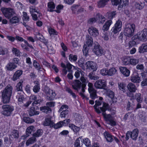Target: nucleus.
Masks as SVG:
<instances>
[{
    "instance_id": "nucleus-54",
    "label": "nucleus",
    "mask_w": 147,
    "mask_h": 147,
    "mask_svg": "<svg viewBox=\"0 0 147 147\" xmlns=\"http://www.w3.org/2000/svg\"><path fill=\"white\" fill-rule=\"evenodd\" d=\"M140 93H136L135 94V98L138 102H141L142 101V99Z\"/></svg>"
},
{
    "instance_id": "nucleus-40",
    "label": "nucleus",
    "mask_w": 147,
    "mask_h": 147,
    "mask_svg": "<svg viewBox=\"0 0 147 147\" xmlns=\"http://www.w3.org/2000/svg\"><path fill=\"white\" fill-rule=\"evenodd\" d=\"M88 77L90 79L94 80H97L99 78L98 76L95 75L93 71L89 73Z\"/></svg>"
},
{
    "instance_id": "nucleus-32",
    "label": "nucleus",
    "mask_w": 147,
    "mask_h": 147,
    "mask_svg": "<svg viewBox=\"0 0 147 147\" xmlns=\"http://www.w3.org/2000/svg\"><path fill=\"white\" fill-rule=\"evenodd\" d=\"M48 11L53 12V9L55 8V5L53 2H51L48 3Z\"/></svg>"
},
{
    "instance_id": "nucleus-50",
    "label": "nucleus",
    "mask_w": 147,
    "mask_h": 147,
    "mask_svg": "<svg viewBox=\"0 0 147 147\" xmlns=\"http://www.w3.org/2000/svg\"><path fill=\"white\" fill-rule=\"evenodd\" d=\"M78 65L82 69L84 70L85 69V67L84 66V62L83 61V60L80 59L78 61Z\"/></svg>"
},
{
    "instance_id": "nucleus-41",
    "label": "nucleus",
    "mask_w": 147,
    "mask_h": 147,
    "mask_svg": "<svg viewBox=\"0 0 147 147\" xmlns=\"http://www.w3.org/2000/svg\"><path fill=\"white\" fill-rule=\"evenodd\" d=\"M10 22L12 24H15L18 23L19 21V18L17 16H14L11 19H10Z\"/></svg>"
},
{
    "instance_id": "nucleus-57",
    "label": "nucleus",
    "mask_w": 147,
    "mask_h": 147,
    "mask_svg": "<svg viewBox=\"0 0 147 147\" xmlns=\"http://www.w3.org/2000/svg\"><path fill=\"white\" fill-rule=\"evenodd\" d=\"M79 8V6L78 5H74L71 7V9L73 13H76V12L77 13V11Z\"/></svg>"
},
{
    "instance_id": "nucleus-42",
    "label": "nucleus",
    "mask_w": 147,
    "mask_h": 147,
    "mask_svg": "<svg viewBox=\"0 0 147 147\" xmlns=\"http://www.w3.org/2000/svg\"><path fill=\"white\" fill-rule=\"evenodd\" d=\"M130 58L129 57H125L123 60V63L125 65H127L130 64Z\"/></svg>"
},
{
    "instance_id": "nucleus-45",
    "label": "nucleus",
    "mask_w": 147,
    "mask_h": 147,
    "mask_svg": "<svg viewBox=\"0 0 147 147\" xmlns=\"http://www.w3.org/2000/svg\"><path fill=\"white\" fill-rule=\"evenodd\" d=\"M23 119L25 122L28 123H31L34 121L33 119H32L29 117H23Z\"/></svg>"
},
{
    "instance_id": "nucleus-24",
    "label": "nucleus",
    "mask_w": 147,
    "mask_h": 147,
    "mask_svg": "<svg viewBox=\"0 0 147 147\" xmlns=\"http://www.w3.org/2000/svg\"><path fill=\"white\" fill-rule=\"evenodd\" d=\"M103 134L108 142H111L113 140V136L108 132L105 131L104 133Z\"/></svg>"
},
{
    "instance_id": "nucleus-12",
    "label": "nucleus",
    "mask_w": 147,
    "mask_h": 147,
    "mask_svg": "<svg viewBox=\"0 0 147 147\" xmlns=\"http://www.w3.org/2000/svg\"><path fill=\"white\" fill-rule=\"evenodd\" d=\"M85 65L86 69L92 70L93 71H96L98 68L96 64L92 61H88L86 63Z\"/></svg>"
},
{
    "instance_id": "nucleus-2",
    "label": "nucleus",
    "mask_w": 147,
    "mask_h": 147,
    "mask_svg": "<svg viewBox=\"0 0 147 147\" xmlns=\"http://www.w3.org/2000/svg\"><path fill=\"white\" fill-rule=\"evenodd\" d=\"M100 108L102 112V116L106 121H109L112 119V116L110 114H107L105 113L106 111L111 110L108 104L104 103L102 107H100Z\"/></svg>"
},
{
    "instance_id": "nucleus-17",
    "label": "nucleus",
    "mask_w": 147,
    "mask_h": 147,
    "mask_svg": "<svg viewBox=\"0 0 147 147\" xmlns=\"http://www.w3.org/2000/svg\"><path fill=\"white\" fill-rule=\"evenodd\" d=\"M14 94L16 95V98H18V101L20 103L23 102L25 100L24 95L21 92L14 93Z\"/></svg>"
},
{
    "instance_id": "nucleus-1",
    "label": "nucleus",
    "mask_w": 147,
    "mask_h": 147,
    "mask_svg": "<svg viewBox=\"0 0 147 147\" xmlns=\"http://www.w3.org/2000/svg\"><path fill=\"white\" fill-rule=\"evenodd\" d=\"M12 89V87L8 85L1 92L2 100L4 103H7L10 102Z\"/></svg>"
},
{
    "instance_id": "nucleus-63",
    "label": "nucleus",
    "mask_w": 147,
    "mask_h": 147,
    "mask_svg": "<svg viewBox=\"0 0 147 147\" xmlns=\"http://www.w3.org/2000/svg\"><path fill=\"white\" fill-rule=\"evenodd\" d=\"M108 14V18L110 19H112L116 15L115 12L113 11L111 12H109L107 13Z\"/></svg>"
},
{
    "instance_id": "nucleus-26",
    "label": "nucleus",
    "mask_w": 147,
    "mask_h": 147,
    "mask_svg": "<svg viewBox=\"0 0 147 147\" xmlns=\"http://www.w3.org/2000/svg\"><path fill=\"white\" fill-rule=\"evenodd\" d=\"M34 83L35 85L33 88V90L34 92L37 93L39 91L40 89L39 82L38 81H34Z\"/></svg>"
},
{
    "instance_id": "nucleus-52",
    "label": "nucleus",
    "mask_w": 147,
    "mask_h": 147,
    "mask_svg": "<svg viewBox=\"0 0 147 147\" xmlns=\"http://www.w3.org/2000/svg\"><path fill=\"white\" fill-rule=\"evenodd\" d=\"M70 121L71 120L70 119H66L63 121H60V123H61V126H62V125L66 126L70 123Z\"/></svg>"
},
{
    "instance_id": "nucleus-64",
    "label": "nucleus",
    "mask_w": 147,
    "mask_h": 147,
    "mask_svg": "<svg viewBox=\"0 0 147 147\" xmlns=\"http://www.w3.org/2000/svg\"><path fill=\"white\" fill-rule=\"evenodd\" d=\"M102 37L105 40H108L109 39V35L108 33L104 32L102 35Z\"/></svg>"
},
{
    "instance_id": "nucleus-6",
    "label": "nucleus",
    "mask_w": 147,
    "mask_h": 147,
    "mask_svg": "<svg viewBox=\"0 0 147 147\" xmlns=\"http://www.w3.org/2000/svg\"><path fill=\"white\" fill-rule=\"evenodd\" d=\"M44 91L46 94L48 100H54L56 95L55 92L51 90L49 87L46 86L45 87Z\"/></svg>"
},
{
    "instance_id": "nucleus-53",
    "label": "nucleus",
    "mask_w": 147,
    "mask_h": 147,
    "mask_svg": "<svg viewBox=\"0 0 147 147\" xmlns=\"http://www.w3.org/2000/svg\"><path fill=\"white\" fill-rule=\"evenodd\" d=\"M139 62V59L135 58L131 59L130 64L133 65H136Z\"/></svg>"
},
{
    "instance_id": "nucleus-44",
    "label": "nucleus",
    "mask_w": 147,
    "mask_h": 147,
    "mask_svg": "<svg viewBox=\"0 0 147 147\" xmlns=\"http://www.w3.org/2000/svg\"><path fill=\"white\" fill-rule=\"evenodd\" d=\"M118 87L120 90L124 92L125 89L126 85L123 82H120L118 84Z\"/></svg>"
},
{
    "instance_id": "nucleus-22",
    "label": "nucleus",
    "mask_w": 147,
    "mask_h": 147,
    "mask_svg": "<svg viewBox=\"0 0 147 147\" xmlns=\"http://www.w3.org/2000/svg\"><path fill=\"white\" fill-rule=\"evenodd\" d=\"M86 43L88 47H92L93 44V40L92 38L90 36L87 35L86 36Z\"/></svg>"
},
{
    "instance_id": "nucleus-18",
    "label": "nucleus",
    "mask_w": 147,
    "mask_h": 147,
    "mask_svg": "<svg viewBox=\"0 0 147 147\" xmlns=\"http://www.w3.org/2000/svg\"><path fill=\"white\" fill-rule=\"evenodd\" d=\"M17 67V65L12 62L9 63L5 66L6 69L8 71H12Z\"/></svg>"
},
{
    "instance_id": "nucleus-3",
    "label": "nucleus",
    "mask_w": 147,
    "mask_h": 147,
    "mask_svg": "<svg viewBox=\"0 0 147 147\" xmlns=\"http://www.w3.org/2000/svg\"><path fill=\"white\" fill-rule=\"evenodd\" d=\"M135 28L134 24H128L125 25L124 30V34L128 37H131L134 35Z\"/></svg>"
},
{
    "instance_id": "nucleus-43",
    "label": "nucleus",
    "mask_w": 147,
    "mask_h": 147,
    "mask_svg": "<svg viewBox=\"0 0 147 147\" xmlns=\"http://www.w3.org/2000/svg\"><path fill=\"white\" fill-rule=\"evenodd\" d=\"M11 136H13L15 138L18 139L19 137V133L17 130H13L11 132Z\"/></svg>"
},
{
    "instance_id": "nucleus-51",
    "label": "nucleus",
    "mask_w": 147,
    "mask_h": 147,
    "mask_svg": "<svg viewBox=\"0 0 147 147\" xmlns=\"http://www.w3.org/2000/svg\"><path fill=\"white\" fill-rule=\"evenodd\" d=\"M117 70L114 68H111L109 69V70H107L108 75L111 76L114 74L116 72Z\"/></svg>"
},
{
    "instance_id": "nucleus-16",
    "label": "nucleus",
    "mask_w": 147,
    "mask_h": 147,
    "mask_svg": "<svg viewBox=\"0 0 147 147\" xmlns=\"http://www.w3.org/2000/svg\"><path fill=\"white\" fill-rule=\"evenodd\" d=\"M81 82L78 80H76L72 84V86L75 90L78 91V89H80L82 86Z\"/></svg>"
},
{
    "instance_id": "nucleus-27",
    "label": "nucleus",
    "mask_w": 147,
    "mask_h": 147,
    "mask_svg": "<svg viewBox=\"0 0 147 147\" xmlns=\"http://www.w3.org/2000/svg\"><path fill=\"white\" fill-rule=\"evenodd\" d=\"M121 72L125 76L127 77L129 76L130 71L125 67H122L120 68Z\"/></svg>"
},
{
    "instance_id": "nucleus-7",
    "label": "nucleus",
    "mask_w": 147,
    "mask_h": 147,
    "mask_svg": "<svg viewBox=\"0 0 147 147\" xmlns=\"http://www.w3.org/2000/svg\"><path fill=\"white\" fill-rule=\"evenodd\" d=\"M94 45L93 51L97 56H101L103 54V49L97 42H94Z\"/></svg>"
},
{
    "instance_id": "nucleus-15",
    "label": "nucleus",
    "mask_w": 147,
    "mask_h": 147,
    "mask_svg": "<svg viewBox=\"0 0 147 147\" xmlns=\"http://www.w3.org/2000/svg\"><path fill=\"white\" fill-rule=\"evenodd\" d=\"M89 34L94 36H96L99 34L98 30L95 28L91 27L89 28L88 29Z\"/></svg>"
},
{
    "instance_id": "nucleus-5",
    "label": "nucleus",
    "mask_w": 147,
    "mask_h": 147,
    "mask_svg": "<svg viewBox=\"0 0 147 147\" xmlns=\"http://www.w3.org/2000/svg\"><path fill=\"white\" fill-rule=\"evenodd\" d=\"M135 38L143 41H147V29H144L135 35Z\"/></svg>"
},
{
    "instance_id": "nucleus-48",
    "label": "nucleus",
    "mask_w": 147,
    "mask_h": 147,
    "mask_svg": "<svg viewBox=\"0 0 147 147\" xmlns=\"http://www.w3.org/2000/svg\"><path fill=\"white\" fill-rule=\"evenodd\" d=\"M123 3L122 5L120 4L118 6V9H119L120 8H123V7H125L126 5H127L128 4V0H123Z\"/></svg>"
},
{
    "instance_id": "nucleus-30",
    "label": "nucleus",
    "mask_w": 147,
    "mask_h": 147,
    "mask_svg": "<svg viewBox=\"0 0 147 147\" xmlns=\"http://www.w3.org/2000/svg\"><path fill=\"white\" fill-rule=\"evenodd\" d=\"M112 22L111 20L107 21L103 26L102 30L104 31H107L109 29V28L111 25Z\"/></svg>"
},
{
    "instance_id": "nucleus-38",
    "label": "nucleus",
    "mask_w": 147,
    "mask_h": 147,
    "mask_svg": "<svg viewBox=\"0 0 147 147\" xmlns=\"http://www.w3.org/2000/svg\"><path fill=\"white\" fill-rule=\"evenodd\" d=\"M23 81H22V82L20 81L18 84H17L16 87V91H17L15 93H17L18 91H22V83Z\"/></svg>"
},
{
    "instance_id": "nucleus-37",
    "label": "nucleus",
    "mask_w": 147,
    "mask_h": 147,
    "mask_svg": "<svg viewBox=\"0 0 147 147\" xmlns=\"http://www.w3.org/2000/svg\"><path fill=\"white\" fill-rule=\"evenodd\" d=\"M36 141V138L33 136L32 138H30L26 142V144L28 146L30 144H32L35 142Z\"/></svg>"
},
{
    "instance_id": "nucleus-21",
    "label": "nucleus",
    "mask_w": 147,
    "mask_h": 147,
    "mask_svg": "<svg viewBox=\"0 0 147 147\" xmlns=\"http://www.w3.org/2000/svg\"><path fill=\"white\" fill-rule=\"evenodd\" d=\"M96 17L97 20L98 21V22L99 24H102L105 21V18L99 13H97Z\"/></svg>"
},
{
    "instance_id": "nucleus-47",
    "label": "nucleus",
    "mask_w": 147,
    "mask_h": 147,
    "mask_svg": "<svg viewBox=\"0 0 147 147\" xmlns=\"http://www.w3.org/2000/svg\"><path fill=\"white\" fill-rule=\"evenodd\" d=\"M8 50L6 48L2 47L0 46V55H4L7 53Z\"/></svg>"
},
{
    "instance_id": "nucleus-61",
    "label": "nucleus",
    "mask_w": 147,
    "mask_h": 147,
    "mask_svg": "<svg viewBox=\"0 0 147 147\" xmlns=\"http://www.w3.org/2000/svg\"><path fill=\"white\" fill-rule=\"evenodd\" d=\"M69 59L71 61H75L77 59V56L70 54L69 56Z\"/></svg>"
},
{
    "instance_id": "nucleus-62",
    "label": "nucleus",
    "mask_w": 147,
    "mask_h": 147,
    "mask_svg": "<svg viewBox=\"0 0 147 147\" xmlns=\"http://www.w3.org/2000/svg\"><path fill=\"white\" fill-rule=\"evenodd\" d=\"M108 96L111 99L113 98L114 96V93L112 91L109 90L107 91Z\"/></svg>"
},
{
    "instance_id": "nucleus-9",
    "label": "nucleus",
    "mask_w": 147,
    "mask_h": 147,
    "mask_svg": "<svg viewBox=\"0 0 147 147\" xmlns=\"http://www.w3.org/2000/svg\"><path fill=\"white\" fill-rule=\"evenodd\" d=\"M95 87L97 89H105L106 83L103 80H97L94 84Z\"/></svg>"
},
{
    "instance_id": "nucleus-29",
    "label": "nucleus",
    "mask_w": 147,
    "mask_h": 147,
    "mask_svg": "<svg viewBox=\"0 0 147 147\" xmlns=\"http://www.w3.org/2000/svg\"><path fill=\"white\" fill-rule=\"evenodd\" d=\"M35 130L34 127L33 126H30L28 127L26 131V137L29 136L32 132H33Z\"/></svg>"
},
{
    "instance_id": "nucleus-35",
    "label": "nucleus",
    "mask_w": 147,
    "mask_h": 147,
    "mask_svg": "<svg viewBox=\"0 0 147 147\" xmlns=\"http://www.w3.org/2000/svg\"><path fill=\"white\" fill-rule=\"evenodd\" d=\"M82 141L85 145L86 147H91V145L89 139L87 138H85L83 139Z\"/></svg>"
},
{
    "instance_id": "nucleus-58",
    "label": "nucleus",
    "mask_w": 147,
    "mask_h": 147,
    "mask_svg": "<svg viewBox=\"0 0 147 147\" xmlns=\"http://www.w3.org/2000/svg\"><path fill=\"white\" fill-rule=\"evenodd\" d=\"M33 65L37 69L40 71H41L40 70L41 68L39 64L37 63L36 61L35 60H34V61Z\"/></svg>"
},
{
    "instance_id": "nucleus-4",
    "label": "nucleus",
    "mask_w": 147,
    "mask_h": 147,
    "mask_svg": "<svg viewBox=\"0 0 147 147\" xmlns=\"http://www.w3.org/2000/svg\"><path fill=\"white\" fill-rule=\"evenodd\" d=\"M1 11L4 16L8 19H10L15 14L14 9L9 7H2L1 9Z\"/></svg>"
},
{
    "instance_id": "nucleus-31",
    "label": "nucleus",
    "mask_w": 147,
    "mask_h": 147,
    "mask_svg": "<svg viewBox=\"0 0 147 147\" xmlns=\"http://www.w3.org/2000/svg\"><path fill=\"white\" fill-rule=\"evenodd\" d=\"M40 110L42 112L46 113H50L51 111V110L50 108L47 106H44L40 107Z\"/></svg>"
},
{
    "instance_id": "nucleus-56",
    "label": "nucleus",
    "mask_w": 147,
    "mask_h": 147,
    "mask_svg": "<svg viewBox=\"0 0 147 147\" xmlns=\"http://www.w3.org/2000/svg\"><path fill=\"white\" fill-rule=\"evenodd\" d=\"M69 111L67 109L63 110L60 113V116L61 118L65 117V115L68 114Z\"/></svg>"
},
{
    "instance_id": "nucleus-14",
    "label": "nucleus",
    "mask_w": 147,
    "mask_h": 147,
    "mask_svg": "<svg viewBox=\"0 0 147 147\" xmlns=\"http://www.w3.org/2000/svg\"><path fill=\"white\" fill-rule=\"evenodd\" d=\"M30 99L33 101L32 103V105L33 106H36V105L39 104L42 102L41 99L38 98L37 99L36 96L34 95H32L30 96Z\"/></svg>"
},
{
    "instance_id": "nucleus-19",
    "label": "nucleus",
    "mask_w": 147,
    "mask_h": 147,
    "mask_svg": "<svg viewBox=\"0 0 147 147\" xmlns=\"http://www.w3.org/2000/svg\"><path fill=\"white\" fill-rule=\"evenodd\" d=\"M23 71L21 70L17 71L14 74L12 79L13 81H15L19 78L20 76L22 74Z\"/></svg>"
},
{
    "instance_id": "nucleus-20",
    "label": "nucleus",
    "mask_w": 147,
    "mask_h": 147,
    "mask_svg": "<svg viewBox=\"0 0 147 147\" xmlns=\"http://www.w3.org/2000/svg\"><path fill=\"white\" fill-rule=\"evenodd\" d=\"M138 129H134L132 132L130 131L131 138L134 140H136L138 135Z\"/></svg>"
},
{
    "instance_id": "nucleus-59",
    "label": "nucleus",
    "mask_w": 147,
    "mask_h": 147,
    "mask_svg": "<svg viewBox=\"0 0 147 147\" xmlns=\"http://www.w3.org/2000/svg\"><path fill=\"white\" fill-rule=\"evenodd\" d=\"M88 48H87V45H84L83 46L82 51L84 54L86 56L87 55L88 52Z\"/></svg>"
},
{
    "instance_id": "nucleus-60",
    "label": "nucleus",
    "mask_w": 147,
    "mask_h": 147,
    "mask_svg": "<svg viewBox=\"0 0 147 147\" xmlns=\"http://www.w3.org/2000/svg\"><path fill=\"white\" fill-rule=\"evenodd\" d=\"M66 90L67 92L71 95L74 98H76V96L75 94L73 92L72 90L68 88H67Z\"/></svg>"
},
{
    "instance_id": "nucleus-36",
    "label": "nucleus",
    "mask_w": 147,
    "mask_h": 147,
    "mask_svg": "<svg viewBox=\"0 0 147 147\" xmlns=\"http://www.w3.org/2000/svg\"><path fill=\"white\" fill-rule=\"evenodd\" d=\"M131 81L134 83H138L140 81V78L138 76H133L131 77Z\"/></svg>"
},
{
    "instance_id": "nucleus-25",
    "label": "nucleus",
    "mask_w": 147,
    "mask_h": 147,
    "mask_svg": "<svg viewBox=\"0 0 147 147\" xmlns=\"http://www.w3.org/2000/svg\"><path fill=\"white\" fill-rule=\"evenodd\" d=\"M127 88L129 91L135 92L137 88L135 85L132 83H130L127 85Z\"/></svg>"
},
{
    "instance_id": "nucleus-28",
    "label": "nucleus",
    "mask_w": 147,
    "mask_h": 147,
    "mask_svg": "<svg viewBox=\"0 0 147 147\" xmlns=\"http://www.w3.org/2000/svg\"><path fill=\"white\" fill-rule=\"evenodd\" d=\"M139 52L143 53L147 52V44H142L139 48Z\"/></svg>"
},
{
    "instance_id": "nucleus-46",
    "label": "nucleus",
    "mask_w": 147,
    "mask_h": 147,
    "mask_svg": "<svg viewBox=\"0 0 147 147\" xmlns=\"http://www.w3.org/2000/svg\"><path fill=\"white\" fill-rule=\"evenodd\" d=\"M12 52L16 56L18 57L20 56V51L17 49L13 48L12 49Z\"/></svg>"
},
{
    "instance_id": "nucleus-39",
    "label": "nucleus",
    "mask_w": 147,
    "mask_h": 147,
    "mask_svg": "<svg viewBox=\"0 0 147 147\" xmlns=\"http://www.w3.org/2000/svg\"><path fill=\"white\" fill-rule=\"evenodd\" d=\"M109 0H100L98 3V6L99 7L104 6L106 3Z\"/></svg>"
},
{
    "instance_id": "nucleus-34",
    "label": "nucleus",
    "mask_w": 147,
    "mask_h": 147,
    "mask_svg": "<svg viewBox=\"0 0 147 147\" xmlns=\"http://www.w3.org/2000/svg\"><path fill=\"white\" fill-rule=\"evenodd\" d=\"M69 126L75 133H77L80 130L79 127H78L73 124H69Z\"/></svg>"
},
{
    "instance_id": "nucleus-8",
    "label": "nucleus",
    "mask_w": 147,
    "mask_h": 147,
    "mask_svg": "<svg viewBox=\"0 0 147 147\" xmlns=\"http://www.w3.org/2000/svg\"><path fill=\"white\" fill-rule=\"evenodd\" d=\"M2 108L3 110L2 111V113L6 116L10 115L11 112L13 110V108L8 105H3Z\"/></svg>"
},
{
    "instance_id": "nucleus-23",
    "label": "nucleus",
    "mask_w": 147,
    "mask_h": 147,
    "mask_svg": "<svg viewBox=\"0 0 147 147\" xmlns=\"http://www.w3.org/2000/svg\"><path fill=\"white\" fill-rule=\"evenodd\" d=\"M13 140V138L11 136V135H9V137L5 136L4 138V142L7 144H10Z\"/></svg>"
},
{
    "instance_id": "nucleus-11",
    "label": "nucleus",
    "mask_w": 147,
    "mask_h": 147,
    "mask_svg": "<svg viewBox=\"0 0 147 147\" xmlns=\"http://www.w3.org/2000/svg\"><path fill=\"white\" fill-rule=\"evenodd\" d=\"M122 26V22L120 20H118L115 24L114 27L112 29V32L114 34L117 33L121 30Z\"/></svg>"
},
{
    "instance_id": "nucleus-55",
    "label": "nucleus",
    "mask_w": 147,
    "mask_h": 147,
    "mask_svg": "<svg viewBox=\"0 0 147 147\" xmlns=\"http://www.w3.org/2000/svg\"><path fill=\"white\" fill-rule=\"evenodd\" d=\"M132 41H131L129 42V46L130 45H135L138 42H137V40L138 39V38H135V36L132 38Z\"/></svg>"
},
{
    "instance_id": "nucleus-49",
    "label": "nucleus",
    "mask_w": 147,
    "mask_h": 147,
    "mask_svg": "<svg viewBox=\"0 0 147 147\" xmlns=\"http://www.w3.org/2000/svg\"><path fill=\"white\" fill-rule=\"evenodd\" d=\"M43 132L42 129H39L35 133L33 134V136L35 137H39L42 134Z\"/></svg>"
},
{
    "instance_id": "nucleus-33",
    "label": "nucleus",
    "mask_w": 147,
    "mask_h": 147,
    "mask_svg": "<svg viewBox=\"0 0 147 147\" xmlns=\"http://www.w3.org/2000/svg\"><path fill=\"white\" fill-rule=\"evenodd\" d=\"M39 113V112L35 110L33 107H31L29 111V114L31 116L38 115Z\"/></svg>"
},
{
    "instance_id": "nucleus-10",
    "label": "nucleus",
    "mask_w": 147,
    "mask_h": 147,
    "mask_svg": "<svg viewBox=\"0 0 147 147\" xmlns=\"http://www.w3.org/2000/svg\"><path fill=\"white\" fill-rule=\"evenodd\" d=\"M89 87L88 90L90 93V96L92 99H94L97 97L96 90L93 88L92 83H89L88 84Z\"/></svg>"
},
{
    "instance_id": "nucleus-13",
    "label": "nucleus",
    "mask_w": 147,
    "mask_h": 147,
    "mask_svg": "<svg viewBox=\"0 0 147 147\" xmlns=\"http://www.w3.org/2000/svg\"><path fill=\"white\" fill-rule=\"evenodd\" d=\"M51 117L49 115L47 116L43 123L44 126H49L50 127L53 126V122L51 121Z\"/></svg>"
}]
</instances>
